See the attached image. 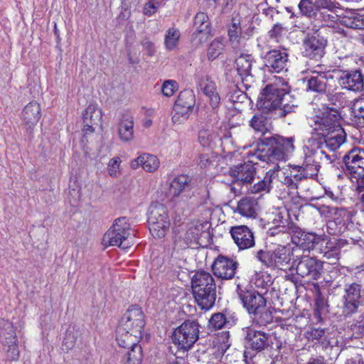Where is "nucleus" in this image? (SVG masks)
I'll return each mask as SVG.
<instances>
[{
  "mask_svg": "<svg viewBox=\"0 0 364 364\" xmlns=\"http://www.w3.org/2000/svg\"><path fill=\"white\" fill-rule=\"evenodd\" d=\"M294 149V138L292 136L285 137L275 134L261 139L257 145L255 155L259 160L274 164V166L266 173L262 180L250 186L249 191L254 194L269 192L274 171L279 169L278 162L286 161Z\"/></svg>",
  "mask_w": 364,
  "mask_h": 364,
  "instance_id": "f257e3e1",
  "label": "nucleus"
},
{
  "mask_svg": "<svg viewBox=\"0 0 364 364\" xmlns=\"http://www.w3.org/2000/svg\"><path fill=\"white\" fill-rule=\"evenodd\" d=\"M193 297L198 306L203 310L210 309L216 300V284L213 277L201 270L195 273L191 279Z\"/></svg>",
  "mask_w": 364,
  "mask_h": 364,
  "instance_id": "f03ea898",
  "label": "nucleus"
},
{
  "mask_svg": "<svg viewBox=\"0 0 364 364\" xmlns=\"http://www.w3.org/2000/svg\"><path fill=\"white\" fill-rule=\"evenodd\" d=\"M342 168L350 178L356 180V191L364 190V149L353 148L343 157Z\"/></svg>",
  "mask_w": 364,
  "mask_h": 364,
  "instance_id": "7ed1b4c3",
  "label": "nucleus"
},
{
  "mask_svg": "<svg viewBox=\"0 0 364 364\" xmlns=\"http://www.w3.org/2000/svg\"><path fill=\"white\" fill-rule=\"evenodd\" d=\"M200 324L196 320H186L173 331L171 338L179 349L188 351L199 338Z\"/></svg>",
  "mask_w": 364,
  "mask_h": 364,
  "instance_id": "20e7f679",
  "label": "nucleus"
},
{
  "mask_svg": "<svg viewBox=\"0 0 364 364\" xmlns=\"http://www.w3.org/2000/svg\"><path fill=\"white\" fill-rule=\"evenodd\" d=\"M147 222L154 237H164L170 226L166 208L161 203L151 204L149 208Z\"/></svg>",
  "mask_w": 364,
  "mask_h": 364,
  "instance_id": "39448f33",
  "label": "nucleus"
},
{
  "mask_svg": "<svg viewBox=\"0 0 364 364\" xmlns=\"http://www.w3.org/2000/svg\"><path fill=\"white\" fill-rule=\"evenodd\" d=\"M130 229V224L126 217L118 218L105 234L103 242L108 243L110 246L127 249L130 246V242L128 240Z\"/></svg>",
  "mask_w": 364,
  "mask_h": 364,
  "instance_id": "423d86ee",
  "label": "nucleus"
},
{
  "mask_svg": "<svg viewBox=\"0 0 364 364\" xmlns=\"http://www.w3.org/2000/svg\"><path fill=\"white\" fill-rule=\"evenodd\" d=\"M296 274L307 282L318 280L323 274V262L314 257L302 255L293 262Z\"/></svg>",
  "mask_w": 364,
  "mask_h": 364,
  "instance_id": "0eeeda50",
  "label": "nucleus"
},
{
  "mask_svg": "<svg viewBox=\"0 0 364 364\" xmlns=\"http://www.w3.org/2000/svg\"><path fill=\"white\" fill-rule=\"evenodd\" d=\"M255 257L264 265L273 269H285L291 261L289 250L284 245H279L272 251L259 250Z\"/></svg>",
  "mask_w": 364,
  "mask_h": 364,
  "instance_id": "6e6552de",
  "label": "nucleus"
},
{
  "mask_svg": "<svg viewBox=\"0 0 364 364\" xmlns=\"http://www.w3.org/2000/svg\"><path fill=\"white\" fill-rule=\"evenodd\" d=\"M308 145L304 148V166L308 168L309 173L314 177L317 176L321 164L324 160H330V156L321 148V142H318L312 137L308 140Z\"/></svg>",
  "mask_w": 364,
  "mask_h": 364,
  "instance_id": "1a4fd4ad",
  "label": "nucleus"
},
{
  "mask_svg": "<svg viewBox=\"0 0 364 364\" xmlns=\"http://www.w3.org/2000/svg\"><path fill=\"white\" fill-rule=\"evenodd\" d=\"M364 306V299L361 296V285L352 283L346 285L341 299L342 314L345 316H351L360 311Z\"/></svg>",
  "mask_w": 364,
  "mask_h": 364,
  "instance_id": "9d476101",
  "label": "nucleus"
},
{
  "mask_svg": "<svg viewBox=\"0 0 364 364\" xmlns=\"http://www.w3.org/2000/svg\"><path fill=\"white\" fill-rule=\"evenodd\" d=\"M284 95V88L279 87L277 85H267L262 90L258 100L257 107L259 110L266 113L277 114L279 103Z\"/></svg>",
  "mask_w": 364,
  "mask_h": 364,
  "instance_id": "9b49d317",
  "label": "nucleus"
},
{
  "mask_svg": "<svg viewBox=\"0 0 364 364\" xmlns=\"http://www.w3.org/2000/svg\"><path fill=\"white\" fill-rule=\"evenodd\" d=\"M144 314L137 305L130 306L123 314L119 322V327L132 333L142 336L145 326Z\"/></svg>",
  "mask_w": 364,
  "mask_h": 364,
  "instance_id": "f8f14e48",
  "label": "nucleus"
},
{
  "mask_svg": "<svg viewBox=\"0 0 364 364\" xmlns=\"http://www.w3.org/2000/svg\"><path fill=\"white\" fill-rule=\"evenodd\" d=\"M0 342L6 352L7 359L16 360L19 356V350L17 345V338L14 326L8 320L0 321Z\"/></svg>",
  "mask_w": 364,
  "mask_h": 364,
  "instance_id": "ddd939ff",
  "label": "nucleus"
},
{
  "mask_svg": "<svg viewBox=\"0 0 364 364\" xmlns=\"http://www.w3.org/2000/svg\"><path fill=\"white\" fill-rule=\"evenodd\" d=\"M196 104V96L192 90L181 91L173 106V122H182L187 120L193 112Z\"/></svg>",
  "mask_w": 364,
  "mask_h": 364,
  "instance_id": "4468645a",
  "label": "nucleus"
},
{
  "mask_svg": "<svg viewBox=\"0 0 364 364\" xmlns=\"http://www.w3.org/2000/svg\"><path fill=\"white\" fill-rule=\"evenodd\" d=\"M341 114L336 107H326L321 115H316L314 119V130L317 133H326L343 129L340 124Z\"/></svg>",
  "mask_w": 364,
  "mask_h": 364,
  "instance_id": "2eb2a0df",
  "label": "nucleus"
},
{
  "mask_svg": "<svg viewBox=\"0 0 364 364\" xmlns=\"http://www.w3.org/2000/svg\"><path fill=\"white\" fill-rule=\"evenodd\" d=\"M236 291L244 308L250 315L267 306V299L263 294L254 289L242 288L237 284Z\"/></svg>",
  "mask_w": 364,
  "mask_h": 364,
  "instance_id": "dca6fc26",
  "label": "nucleus"
},
{
  "mask_svg": "<svg viewBox=\"0 0 364 364\" xmlns=\"http://www.w3.org/2000/svg\"><path fill=\"white\" fill-rule=\"evenodd\" d=\"M327 41L318 33H308L303 40V54L316 60H320L325 53Z\"/></svg>",
  "mask_w": 364,
  "mask_h": 364,
  "instance_id": "f3484780",
  "label": "nucleus"
},
{
  "mask_svg": "<svg viewBox=\"0 0 364 364\" xmlns=\"http://www.w3.org/2000/svg\"><path fill=\"white\" fill-rule=\"evenodd\" d=\"M289 54L285 48L271 49L261 55L264 65L270 73H279L284 69Z\"/></svg>",
  "mask_w": 364,
  "mask_h": 364,
  "instance_id": "a211bd4d",
  "label": "nucleus"
},
{
  "mask_svg": "<svg viewBox=\"0 0 364 364\" xmlns=\"http://www.w3.org/2000/svg\"><path fill=\"white\" fill-rule=\"evenodd\" d=\"M238 266L237 260L219 255L212 264V270L217 277L228 280L235 277Z\"/></svg>",
  "mask_w": 364,
  "mask_h": 364,
  "instance_id": "6ab92c4d",
  "label": "nucleus"
},
{
  "mask_svg": "<svg viewBox=\"0 0 364 364\" xmlns=\"http://www.w3.org/2000/svg\"><path fill=\"white\" fill-rule=\"evenodd\" d=\"M229 175L233 182L238 185L248 186L253 182L256 175V168L250 161L234 165L229 168Z\"/></svg>",
  "mask_w": 364,
  "mask_h": 364,
  "instance_id": "aec40b11",
  "label": "nucleus"
},
{
  "mask_svg": "<svg viewBox=\"0 0 364 364\" xmlns=\"http://www.w3.org/2000/svg\"><path fill=\"white\" fill-rule=\"evenodd\" d=\"M246 348L261 352L272 344L271 336L262 331L248 328L245 338Z\"/></svg>",
  "mask_w": 364,
  "mask_h": 364,
  "instance_id": "412c9836",
  "label": "nucleus"
},
{
  "mask_svg": "<svg viewBox=\"0 0 364 364\" xmlns=\"http://www.w3.org/2000/svg\"><path fill=\"white\" fill-rule=\"evenodd\" d=\"M312 138L318 142H321L322 149L326 147L331 151H336L345 142L346 134L343 129H339V130L336 129L326 132V133H316Z\"/></svg>",
  "mask_w": 364,
  "mask_h": 364,
  "instance_id": "4be33fe9",
  "label": "nucleus"
},
{
  "mask_svg": "<svg viewBox=\"0 0 364 364\" xmlns=\"http://www.w3.org/2000/svg\"><path fill=\"white\" fill-rule=\"evenodd\" d=\"M230 233L240 250H247L255 245L254 233L247 225L231 227Z\"/></svg>",
  "mask_w": 364,
  "mask_h": 364,
  "instance_id": "5701e85b",
  "label": "nucleus"
},
{
  "mask_svg": "<svg viewBox=\"0 0 364 364\" xmlns=\"http://www.w3.org/2000/svg\"><path fill=\"white\" fill-rule=\"evenodd\" d=\"M338 83L343 89L360 92L364 89V75L359 69L343 71Z\"/></svg>",
  "mask_w": 364,
  "mask_h": 364,
  "instance_id": "b1692460",
  "label": "nucleus"
},
{
  "mask_svg": "<svg viewBox=\"0 0 364 364\" xmlns=\"http://www.w3.org/2000/svg\"><path fill=\"white\" fill-rule=\"evenodd\" d=\"M268 224L273 227L282 228V231H289L290 233L293 230L296 229V224L290 220V215L288 210L284 208H278L275 209L269 215Z\"/></svg>",
  "mask_w": 364,
  "mask_h": 364,
  "instance_id": "393cba45",
  "label": "nucleus"
},
{
  "mask_svg": "<svg viewBox=\"0 0 364 364\" xmlns=\"http://www.w3.org/2000/svg\"><path fill=\"white\" fill-rule=\"evenodd\" d=\"M312 75L307 76L304 78L306 82L307 91L323 94L326 91L327 80L333 78V75L330 72H316L313 71Z\"/></svg>",
  "mask_w": 364,
  "mask_h": 364,
  "instance_id": "a878e982",
  "label": "nucleus"
},
{
  "mask_svg": "<svg viewBox=\"0 0 364 364\" xmlns=\"http://www.w3.org/2000/svg\"><path fill=\"white\" fill-rule=\"evenodd\" d=\"M130 166L133 169H136L139 166H141L146 172H154L156 171L159 166V160L154 155L143 154L132 160L130 163Z\"/></svg>",
  "mask_w": 364,
  "mask_h": 364,
  "instance_id": "bb28decb",
  "label": "nucleus"
},
{
  "mask_svg": "<svg viewBox=\"0 0 364 364\" xmlns=\"http://www.w3.org/2000/svg\"><path fill=\"white\" fill-rule=\"evenodd\" d=\"M266 112H261L255 114L250 121V126L258 133H261L263 137L262 139L265 138L264 135L270 131L272 128V119L271 117L265 115ZM261 139L259 138L257 141V143Z\"/></svg>",
  "mask_w": 364,
  "mask_h": 364,
  "instance_id": "cd10ccee",
  "label": "nucleus"
},
{
  "mask_svg": "<svg viewBox=\"0 0 364 364\" xmlns=\"http://www.w3.org/2000/svg\"><path fill=\"white\" fill-rule=\"evenodd\" d=\"M284 95L279 103L277 115L279 117H285L289 114L295 113L298 107L296 99L289 92L284 89Z\"/></svg>",
  "mask_w": 364,
  "mask_h": 364,
  "instance_id": "c85d7f7f",
  "label": "nucleus"
},
{
  "mask_svg": "<svg viewBox=\"0 0 364 364\" xmlns=\"http://www.w3.org/2000/svg\"><path fill=\"white\" fill-rule=\"evenodd\" d=\"M41 117V107L36 101L28 103L22 112L23 122L30 129L38 123Z\"/></svg>",
  "mask_w": 364,
  "mask_h": 364,
  "instance_id": "c756f323",
  "label": "nucleus"
},
{
  "mask_svg": "<svg viewBox=\"0 0 364 364\" xmlns=\"http://www.w3.org/2000/svg\"><path fill=\"white\" fill-rule=\"evenodd\" d=\"M141 337L117 326L116 341L121 348L129 349L138 345Z\"/></svg>",
  "mask_w": 364,
  "mask_h": 364,
  "instance_id": "7c9ffc66",
  "label": "nucleus"
},
{
  "mask_svg": "<svg viewBox=\"0 0 364 364\" xmlns=\"http://www.w3.org/2000/svg\"><path fill=\"white\" fill-rule=\"evenodd\" d=\"M254 58L251 54L240 53L235 60V66L237 74L243 80L245 77L252 76L251 70Z\"/></svg>",
  "mask_w": 364,
  "mask_h": 364,
  "instance_id": "2f4dec72",
  "label": "nucleus"
},
{
  "mask_svg": "<svg viewBox=\"0 0 364 364\" xmlns=\"http://www.w3.org/2000/svg\"><path fill=\"white\" fill-rule=\"evenodd\" d=\"M291 233L292 234L291 240L293 243L304 250L310 251V245L313 241L312 240L315 239V233L306 232L297 225L296 229L293 230Z\"/></svg>",
  "mask_w": 364,
  "mask_h": 364,
  "instance_id": "473e14b6",
  "label": "nucleus"
},
{
  "mask_svg": "<svg viewBox=\"0 0 364 364\" xmlns=\"http://www.w3.org/2000/svg\"><path fill=\"white\" fill-rule=\"evenodd\" d=\"M119 134L120 139L126 142L132 141L134 138V118L127 113L123 114L119 124Z\"/></svg>",
  "mask_w": 364,
  "mask_h": 364,
  "instance_id": "72a5a7b5",
  "label": "nucleus"
},
{
  "mask_svg": "<svg viewBox=\"0 0 364 364\" xmlns=\"http://www.w3.org/2000/svg\"><path fill=\"white\" fill-rule=\"evenodd\" d=\"M191 179L187 175H180L171 183L169 194L172 198L178 197L181 193L191 188Z\"/></svg>",
  "mask_w": 364,
  "mask_h": 364,
  "instance_id": "f704fd0d",
  "label": "nucleus"
},
{
  "mask_svg": "<svg viewBox=\"0 0 364 364\" xmlns=\"http://www.w3.org/2000/svg\"><path fill=\"white\" fill-rule=\"evenodd\" d=\"M220 141L219 134L213 129L203 127L198 132V141L203 147L213 149Z\"/></svg>",
  "mask_w": 364,
  "mask_h": 364,
  "instance_id": "c9c22d12",
  "label": "nucleus"
},
{
  "mask_svg": "<svg viewBox=\"0 0 364 364\" xmlns=\"http://www.w3.org/2000/svg\"><path fill=\"white\" fill-rule=\"evenodd\" d=\"M204 79L206 81L203 87V93L209 98V102L213 109L219 107L220 104V96L217 91L215 83L211 80L209 75H205Z\"/></svg>",
  "mask_w": 364,
  "mask_h": 364,
  "instance_id": "e433bc0d",
  "label": "nucleus"
},
{
  "mask_svg": "<svg viewBox=\"0 0 364 364\" xmlns=\"http://www.w3.org/2000/svg\"><path fill=\"white\" fill-rule=\"evenodd\" d=\"M237 210L244 217L255 218L257 216V202L253 198L245 197L239 200Z\"/></svg>",
  "mask_w": 364,
  "mask_h": 364,
  "instance_id": "4c0bfd02",
  "label": "nucleus"
},
{
  "mask_svg": "<svg viewBox=\"0 0 364 364\" xmlns=\"http://www.w3.org/2000/svg\"><path fill=\"white\" fill-rule=\"evenodd\" d=\"M227 28L230 44L232 48L237 47L242 33L240 18H232L231 21L227 24Z\"/></svg>",
  "mask_w": 364,
  "mask_h": 364,
  "instance_id": "58836bf2",
  "label": "nucleus"
},
{
  "mask_svg": "<svg viewBox=\"0 0 364 364\" xmlns=\"http://www.w3.org/2000/svg\"><path fill=\"white\" fill-rule=\"evenodd\" d=\"M341 24L353 29H364V14L347 11L341 20Z\"/></svg>",
  "mask_w": 364,
  "mask_h": 364,
  "instance_id": "ea45409f",
  "label": "nucleus"
},
{
  "mask_svg": "<svg viewBox=\"0 0 364 364\" xmlns=\"http://www.w3.org/2000/svg\"><path fill=\"white\" fill-rule=\"evenodd\" d=\"M210 25L208 16L205 13L198 12L194 18V26L196 32L193 36H197L198 34L208 33L210 32Z\"/></svg>",
  "mask_w": 364,
  "mask_h": 364,
  "instance_id": "a19ab883",
  "label": "nucleus"
},
{
  "mask_svg": "<svg viewBox=\"0 0 364 364\" xmlns=\"http://www.w3.org/2000/svg\"><path fill=\"white\" fill-rule=\"evenodd\" d=\"M143 357L142 348L138 344L127 349L124 354V364H142Z\"/></svg>",
  "mask_w": 364,
  "mask_h": 364,
  "instance_id": "79ce46f5",
  "label": "nucleus"
},
{
  "mask_svg": "<svg viewBox=\"0 0 364 364\" xmlns=\"http://www.w3.org/2000/svg\"><path fill=\"white\" fill-rule=\"evenodd\" d=\"M102 118V113L97 105H90L82 114L83 122L91 124H100Z\"/></svg>",
  "mask_w": 364,
  "mask_h": 364,
  "instance_id": "37998d69",
  "label": "nucleus"
},
{
  "mask_svg": "<svg viewBox=\"0 0 364 364\" xmlns=\"http://www.w3.org/2000/svg\"><path fill=\"white\" fill-rule=\"evenodd\" d=\"M351 112L358 126L364 127V98L356 100L353 102Z\"/></svg>",
  "mask_w": 364,
  "mask_h": 364,
  "instance_id": "c03bdc74",
  "label": "nucleus"
},
{
  "mask_svg": "<svg viewBox=\"0 0 364 364\" xmlns=\"http://www.w3.org/2000/svg\"><path fill=\"white\" fill-rule=\"evenodd\" d=\"M298 7L301 15L309 18H318L319 10L316 7L315 3L313 4L310 0H301Z\"/></svg>",
  "mask_w": 364,
  "mask_h": 364,
  "instance_id": "a18cd8bd",
  "label": "nucleus"
},
{
  "mask_svg": "<svg viewBox=\"0 0 364 364\" xmlns=\"http://www.w3.org/2000/svg\"><path fill=\"white\" fill-rule=\"evenodd\" d=\"M225 43L223 39L215 38L209 45L208 48V58L209 60H214L221 55L225 49Z\"/></svg>",
  "mask_w": 364,
  "mask_h": 364,
  "instance_id": "49530a36",
  "label": "nucleus"
},
{
  "mask_svg": "<svg viewBox=\"0 0 364 364\" xmlns=\"http://www.w3.org/2000/svg\"><path fill=\"white\" fill-rule=\"evenodd\" d=\"M252 315L254 316V322L260 326H266L273 321L272 313L269 309H267V306L257 313H253Z\"/></svg>",
  "mask_w": 364,
  "mask_h": 364,
  "instance_id": "de8ad7c7",
  "label": "nucleus"
},
{
  "mask_svg": "<svg viewBox=\"0 0 364 364\" xmlns=\"http://www.w3.org/2000/svg\"><path fill=\"white\" fill-rule=\"evenodd\" d=\"M180 32L176 28H169L165 35V46L166 48L169 50H172L174 49L178 42L179 38H180Z\"/></svg>",
  "mask_w": 364,
  "mask_h": 364,
  "instance_id": "09e8293b",
  "label": "nucleus"
},
{
  "mask_svg": "<svg viewBox=\"0 0 364 364\" xmlns=\"http://www.w3.org/2000/svg\"><path fill=\"white\" fill-rule=\"evenodd\" d=\"M313 285H314L315 292H316V299H315L316 310L319 314L328 312L327 301H326L324 296L321 292V289H320L318 284L314 283V284H313Z\"/></svg>",
  "mask_w": 364,
  "mask_h": 364,
  "instance_id": "8fccbe9b",
  "label": "nucleus"
},
{
  "mask_svg": "<svg viewBox=\"0 0 364 364\" xmlns=\"http://www.w3.org/2000/svg\"><path fill=\"white\" fill-rule=\"evenodd\" d=\"M227 323L225 316L222 313L214 314L209 319L208 326L210 328L218 330L223 328Z\"/></svg>",
  "mask_w": 364,
  "mask_h": 364,
  "instance_id": "3c124183",
  "label": "nucleus"
},
{
  "mask_svg": "<svg viewBox=\"0 0 364 364\" xmlns=\"http://www.w3.org/2000/svg\"><path fill=\"white\" fill-rule=\"evenodd\" d=\"M343 16H338L336 14H335L334 10L331 11H318V18H321V19L325 22H331V23H335L337 21L341 20V18Z\"/></svg>",
  "mask_w": 364,
  "mask_h": 364,
  "instance_id": "603ef678",
  "label": "nucleus"
},
{
  "mask_svg": "<svg viewBox=\"0 0 364 364\" xmlns=\"http://www.w3.org/2000/svg\"><path fill=\"white\" fill-rule=\"evenodd\" d=\"M178 83L175 80H166L161 87L162 93L167 97L172 96L177 90Z\"/></svg>",
  "mask_w": 364,
  "mask_h": 364,
  "instance_id": "864d4df0",
  "label": "nucleus"
},
{
  "mask_svg": "<svg viewBox=\"0 0 364 364\" xmlns=\"http://www.w3.org/2000/svg\"><path fill=\"white\" fill-rule=\"evenodd\" d=\"M306 334L309 341L321 340L325 336V331L320 328H311L306 332Z\"/></svg>",
  "mask_w": 364,
  "mask_h": 364,
  "instance_id": "5fc2aeb1",
  "label": "nucleus"
},
{
  "mask_svg": "<svg viewBox=\"0 0 364 364\" xmlns=\"http://www.w3.org/2000/svg\"><path fill=\"white\" fill-rule=\"evenodd\" d=\"M160 6V3L156 0H149L144 7V14L146 16H151L154 14L159 7Z\"/></svg>",
  "mask_w": 364,
  "mask_h": 364,
  "instance_id": "6e6d98bb",
  "label": "nucleus"
},
{
  "mask_svg": "<svg viewBox=\"0 0 364 364\" xmlns=\"http://www.w3.org/2000/svg\"><path fill=\"white\" fill-rule=\"evenodd\" d=\"M339 254V249L334 246V242L329 246V248L323 252V257L330 259L331 262H334L338 260Z\"/></svg>",
  "mask_w": 364,
  "mask_h": 364,
  "instance_id": "4d7b16f0",
  "label": "nucleus"
},
{
  "mask_svg": "<svg viewBox=\"0 0 364 364\" xmlns=\"http://www.w3.org/2000/svg\"><path fill=\"white\" fill-rule=\"evenodd\" d=\"M336 4L333 0H315V6L318 10L319 9L334 10L337 8Z\"/></svg>",
  "mask_w": 364,
  "mask_h": 364,
  "instance_id": "13d9d810",
  "label": "nucleus"
},
{
  "mask_svg": "<svg viewBox=\"0 0 364 364\" xmlns=\"http://www.w3.org/2000/svg\"><path fill=\"white\" fill-rule=\"evenodd\" d=\"M121 161L119 157L112 159L108 164V172L111 176H116L119 168Z\"/></svg>",
  "mask_w": 364,
  "mask_h": 364,
  "instance_id": "bf43d9fd",
  "label": "nucleus"
},
{
  "mask_svg": "<svg viewBox=\"0 0 364 364\" xmlns=\"http://www.w3.org/2000/svg\"><path fill=\"white\" fill-rule=\"evenodd\" d=\"M326 235H316L315 233V239L312 240L313 241L311 243L310 245V250H314L316 252L318 247H321L323 244L324 245L326 242Z\"/></svg>",
  "mask_w": 364,
  "mask_h": 364,
  "instance_id": "052dcab7",
  "label": "nucleus"
},
{
  "mask_svg": "<svg viewBox=\"0 0 364 364\" xmlns=\"http://www.w3.org/2000/svg\"><path fill=\"white\" fill-rule=\"evenodd\" d=\"M213 156L208 154H200L198 159V165L200 166V168H206L213 164Z\"/></svg>",
  "mask_w": 364,
  "mask_h": 364,
  "instance_id": "680f3d73",
  "label": "nucleus"
},
{
  "mask_svg": "<svg viewBox=\"0 0 364 364\" xmlns=\"http://www.w3.org/2000/svg\"><path fill=\"white\" fill-rule=\"evenodd\" d=\"M200 235V228L199 226H191L186 232L187 238L191 241H196L199 239Z\"/></svg>",
  "mask_w": 364,
  "mask_h": 364,
  "instance_id": "e2e57ef3",
  "label": "nucleus"
},
{
  "mask_svg": "<svg viewBox=\"0 0 364 364\" xmlns=\"http://www.w3.org/2000/svg\"><path fill=\"white\" fill-rule=\"evenodd\" d=\"M141 44L143 46V48L147 51V53L149 56L154 55V54L156 52L154 45L148 38H144L141 41Z\"/></svg>",
  "mask_w": 364,
  "mask_h": 364,
  "instance_id": "0e129e2a",
  "label": "nucleus"
},
{
  "mask_svg": "<svg viewBox=\"0 0 364 364\" xmlns=\"http://www.w3.org/2000/svg\"><path fill=\"white\" fill-rule=\"evenodd\" d=\"M284 30V28L282 24L277 23H275L272 29L269 31V36L270 38H277L282 35V32Z\"/></svg>",
  "mask_w": 364,
  "mask_h": 364,
  "instance_id": "69168bd1",
  "label": "nucleus"
},
{
  "mask_svg": "<svg viewBox=\"0 0 364 364\" xmlns=\"http://www.w3.org/2000/svg\"><path fill=\"white\" fill-rule=\"evenodd\" d=\"M291 176H292L293 180L296 183V184L298 186V183L301 181H302L304 178H314L312 176V173H310L309 172H299L298 173L293 174L291 171H290Z\"/></svg>",
  "mask_w": 364,
  "mask_h": 364,
  "instance_id": "338daca9",
  "label": "nucleus"
},
{
  "mask_svg": "<svg viewBox=\"0 0 364 364\" xmlns=\"http://www.w3.org/2000/svg\"><path fill=\"white\" fill-rule=\"evenodd\" d=\"M75 343V337L72 332L67 333L66 337L63 341V346L66 347L67 350L71 349Z\"/></svg>",
  "mask_w": 364,
  "mask_h": 364,
  "instance_id": "774afa93",
  "label": "nucleus"
}]
</instances>
